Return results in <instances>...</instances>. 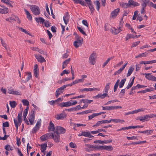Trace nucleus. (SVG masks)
Returning a JSON list of instances; mask_svg holds the SVG:
<instances>
[{
    "mask_svg": "<svg viewBox=\"0 0 156 156\" xmlns=\"http://www.w3.org/2000/svg\"><path fill=\"white\" fill-rule=\"evenodd\" d=\"M39 127L35 126L32 129V133H35L39 129Z\"/></svg>",
    "mask_w": 156,
    "mask_h": 156,
    "instance_id": "3c124183",
    "label": "nucleus"
},
{
    "mask_svg": "<svg viewBox=\"0 0 156 156\" xmlns=\"http://www.w3.org/2000/svg\"><path fill=\"white\" fill-rule=\"evenodd\" d=\"M34 55L38 62L42 63L46 61L44 58L41 55Z\"/></svg>",
    "mask_w": 156,
    "mask_h": 156,
    "instance_id": "6ab92c4d",
    "label": "nucleus"
},
{
    "mask_svg": "<svg viewBox=\"0 0 156 156\" xmlns=\"http://www.w3.org/2000/svg\"><path fill=\"white\" fill-rule=\"evenodd\" d=\"M27 76L26 78L27 81H28L32 78L31 73L30 72H27Z\"/></svg>",
    "mask_w": 156,
    "mask_h": 156,
    "instance_id": "8fccbe9b",
    "label": "nucleus"
},
{
    "mask_svg": "<svg viewBox=\"0 0 156 156\" xmlns=\"http://www.w3.org/2000/svg\"><path fill=\"white\" fill-rule=\"evenodd\" d=\"M76 4L79 3L81 5L84 6L85 5L84 2L80 0H72Z\"/></svg>",
    "mask_w": 156,
    "mask_h": 156,
    "instance_id": "473e14b6",
    "label": "nucleus"
},
{
    "mask_svg": "<svg viewBox=\"0 0 156 156\" xmlns=\"http://www.w3.org/2000/svg\"><path fill=\"white\" fill-rule=\"evenodd\" d=\"M126 138L128 140H133L135 139H137V137L135 136H133L131 137L127 136Z\"/></svg>",
    "mask_w": 156,
    "mask_h": 156,
    "instance_id": "0e129e2a",
    "label": "nucleus"
},
{
    "mask_svg": "<svg viewBox=\"0 0 156 156\" xmlns=\"http://www.w3.org/2000/svg\"><path fill=\"white\" fill-rule=\"evenodd\" d=\"M34 74L36 78H37L39 75V69H38V65L35 64L34 67Z\"/></svg>",
    "mask_w": 156,
    "mask_h": 156,
    "instance_id": "dca6fc26",
    "label": "nucleus"
},
{
    "mask_svg": "<svg viewBox=\"0 0 156 156\" xmlns=\"http://www.w3.org/2000/svg\"><path fill=\"white\" fill-rule=\"evenodd\" d=\"M92 100H89L87 99H82L81 100V102H83L85 104H87L90 103L91 102H93Z\"/></svg>",
    "mask_w": 156,
    "mask_h": 156,
    "instance_id": "7c9ffc66",
    "label": "nucleus"
},
{
    "mask_svg": "<svg viewBox=\"0 0 156 156\" xmlns=\"http://www.w3.org/2000/svg\"><path fill=\"white\" fill-rule=\"evenodd\" d=\"M9 22H13L14 21H16V19H19V18L15 16L14 15L12 16V17H9Z\"/></svg>",
    "mask_w": 156,
    "mask_h": 156,
    "instance_id": "58836bf2",
    "label": "nucleus"
},
{
    "mask_svg": "<svg viewBox=\"0 0 156 156\" xmlns=\"http://www.w3.org/2000/svg\"><path fill=\"white\" fill-rule=\"evenodd\" d=\"M147 55V54L145 53H143L140 54L136 56V58H137L139 57H146Z\"/></svg>",
    "mask_w": 156,
    "mask_h": 156,
    "instance_id": "603ef678",
    "label": "nucleus"
},
{
    "mask_svg": "<svg viewBox=\"0 0 156 156\" xmlns=\"http://www.w3.org/2000/svg\"><path fill=\"white\" fill-rule=\"evenodd\" d=\"M8 93L9 94L15 95H20L21 93L17 91H14L12 89L10 88L8 90Z\"/></svg>",
    "mask_w": 156,
    "mask_h": 156,
    "instance_id": "412c9836",
    "label": "nucleus"
},
{
    "mask_svg": "<svg viewBox=\"0 0 156 156\" xmlns=\"http://www.w3.org/2000/svg\"><path fill=\"white\" fill-rule=\"evenodd\" d=\"M156 63V59L152 61H146L145 63L146 64H147L154 63Z\"/></svg>",
    "mask_w": 156,
    "mask_h": 156,
    "instance_id": "052dcab7",
    "label": "nucleus"
},
{
    "mask_svg": "<svg viewBox=\"0 0 156 156\" xmlns=\"http://www.w3.org/2000/svg\"><path fill=\"white\" fill-rule=\"evenodd\" d=\"M70 18L68 12H66L64 15L63 19L66 25H67L69 21Z\"/></svg>",
    "mask_w": 156,
    "mask_h": 156,
    "instance_id": "4468645a",
    "label": "nucleus"
},
{
    "mask_svg": "<svg viewBox=\"0 0 156 156\" xmlns=\"http://www.w3.org/2000/svg\"><path fill=\"white\" fill-rule=\"evenodd\" d=\"M77 29L78 30L80 31V32L85 36H87V34L84 32V31L83 30V29L79 27H77Z\"/></svg>",
    "mask_w": 156,
    "mask_h": 156,
    "instance_id": "49530a36",
    "label": "nucleus"
},
{
    "mask_svg": "<svg viewBox=\"0 0 156 156\" xmlns=\"http://www.w3.org/2000/svg\"><path fill=\"white\" fill-rule=\"evenodd\" d=\"M148 5L154 9H156V4H154L152 2H149Z\"/></svg>",
    "mask_w": 156,
    "mask_h": 156,
    "instance_id": "bf43d9fd",
    "label": "nucleus"
},
{
    "mask_svg": "<svg viewBox=\"0 0 156 156\" xmlns=\"http://www.w3.org/2000/svg\"><path fill=\"white\" fill-rule=\"evenodd\" d=\"M40 146L41 147V151L42 152H44L47 149V143L46 142L44 144H42Z\"/></svg>",
    "mask_w": 156,
    "mask_h": 156,
    "instance_id": "a878e982",
    "label": "nucleus"
},
{
    "mask_svg": "<svg viewBox=\"0 0 156 156\" xmlns=\"http://www.w3.org/2000/svg\"><path fill=\"white\" fill-rule=\"evenodd\" d=\"M126 80V78L122 80L119 83V87L120 88H122L124 86Z\"/></svg>",
    "mask_w": 156,
    "mask_h": 156,
    "instance_id": "e433bc0d",
    "label": "nucleus"
},
{
    "mask_svg": "<svg viewBox=\"0 0 156 156\" xmlns=\"http://www.w3.org/2000/svg\"><path fill=\"white\" fill-rule=\"evenodd\" d=\"M118 101L117 100H114L111 101H108L107 103L105 104V105H107L109 104H111V103H113L116 102Z\"/></svg>",
    "mask_w": 156,
    "mask_h": 156,
    "instance_id": "13d9d810",
    "label": "nucleus"
},
{
    "mask_svg": "<svg viewBox=\"0 0 156 156\" xmlns=\"http://www.w3.org/2000/svg\"><path fill=\"white\" fill-rule=\"evenodd\" d=\"M35 19L37 23H39L40 22L42 23H43L44 21V20L41 17H39V18H35Z\"/></svg>",
    "mask_w": 156,
    "mask_h": 156,
    "instance_id": "f704fd0d",
    "label": "nucleus"
},
{
    "mask_svg": "<svg viewBox=\"0 0 156 156\" xmlns=\"http://www.w3.org/2000/svg\"><path fill=\"white\" fill-rule=\"evenodd\" d=\"M95 55L94 53H92L90 56L89 58V62L92 65H94L95 64V61L94 59Z\"/></svg>",
    "mask_w": 156,
    "mask_h": 156,
    "instance_id": "4be33fe9",
    "label": "nucleus"
},
{
    "mask_svg": "<svg viewBox=\"0 0 156 156\" xmlns=\"http://www.w3.org/2000/svg\"><path fill=\"white\" fill-rule=\"evenodd\" d=\"M3 127H9V123L8 122H6L4 123H3L2 124Z\"/></svg>",
    "mask_w": 156,
    "mask_h": 156,
    "instance_id": "69168bd1",
    "label": "nucleus"
},
{
    "mask_svg": "<svg viewBox=\"0 0 156 156\" xmlns=\"http://www.w3.org/2000/svg\"><path fill=\"white\" fill-rule=\"evenodd\" d=\"M82 132V133L83 134V136H85V137L88 136L89 132H85L84 131H83Z\"/></svg>",
    "mask_w": 156,
    "mask_h": 156,
    "instance_id": "774afa93",
    "label": "nucleus"
},
{
    "mask_svg": "<svg viewBox=\"0 0 156 156\" xmlns=\"http://www.w3.org/2000/svg\"><path fill=\"white\" fill-rule=\"evenodd\" d=\"M110 83H107L105 85V87L104 89V92H105V93H104L103 94H99L97 95L94 96L93 97V98L95 99H98L100 98L101 99H104L105 97L108 96L109 97V96H108V93L109 90L110 89Z\"/></svg>",
    "mask_w": 156,
    "mask_h": 156,
    "instance_id": "f257e3e1",
    "label": "nucleus"
},
{
    "mask_svg": "<svg viewBox=\"0 0 156 156\" xmlns=\"http://www.w3.org/2000/svg\"><path fill=\"white\" fill-rule=\"evenodd\" d=\"M120 9L117 8L112 12L111 13V17L113 18H115L119 12Z\"/></svg>",
    "mask_w": 156,
    "mask_h": 156,
    "instance_id": "2eb2a0df",
    "label": "nucleus"
},
{
    "mask_svg": "<svg viewBox=\"0 0 156 156\" xmlns=\"http://www.w3.org/2000/svg\"><path fill=\"white\" fill-rule=\"evenodd\" d=\"M85 146L86 147V148H96V147H95L93 145L90 144H85Z\"/></svg>",
    "mask_w": 156,
    "mask_h": 156,
    "instance_id": "5fc2aeb1",
    "label": "nucleus"
},
{
    "mask_svg": "<svg viewBox=\"0 0 156 156\" xmlns=\"http://www.w3.org/2000/svg\"><path fill=\"white\" fill-rule=\"evenodd\" d=\"M66 131V129L63 127L60 126H57L55 127V130L54 132L59 135L60 134L64 133Z\"/></svg>",
    "mask_w": 156,
    "mask_h": 156,
    "instance_id": "423d86ee",
    "label": "nucleus"
},
{
    "mask_svg": "<svg viewBox=\"0 0 156 156\" xmlns=\"http://www.w3.org/2000/svg\"><path fill=\"white\" fill-rule=\"evenodd\" d=\"M21 101L25 106H28L29 105V102L27 100L23 99Z\"/></svg>",
    "mask_w": 156,
    "mask_h": 156,
    "instance_id": "37998d69",
    "label": "nucleus"
},
{
    "mask_svg": "<svg viewBox=\"0 0 156 156\" xmlns=\"http://www.w3.org/2000/svg\"><path fill=\"white\" fill-rule=\"evenodd\" d=\"M112 122L115 123H122L124 122V121L123 120H121L118 119H113Z\"/></svg>",
    "mask_w": 156,
    "mask_h": 156,
    "instance_id": "de8ad7c7",
    "label": "nucleus"
},
{
    "mask_svg": "<svg viewBox=\"0 0 156 156\" xmlns=\"http://www.w3.org/2000/svg\"><path fill=\"white\" fill-rule=\"evenodd\" d=\"M84 79H80L78 80H76L74 81V83L76 84L79 83L83 82L84 81Z\"/></svg>",
    "mask_w": 156,
    "mask_h": 156,
    "instance_id": "864d4df0",
    "label": "nucleus"
},
{
    "mask_svg": "<svg viewBox=\"0 0 156 156\" xmlns=\"http://www.w3.org/2000/svg\"><path fill=\"white\" fill-rule=\"evenodd\" d=\"M77 103L76 101L70 100L65 102H62L59 104V106L61 108L68 107L76 105Z\"/></svg>",
    "mask_w": 156,
    "mask_h": 156,
    "instance_id": "7ed1b4c3",
    "label": "nucleus"
},
{
    "mask_svg": "<svg viewBox=\"0 0 156 156\" xmlns=\"http://www.w3.org/2000/svg\"><path fill=\"white\" fill-rule=\"evenodd\" d=\"M66 88L65 85H63L61 87L58 88L55 92V96L56 98H58L59 95L63 92V90Z\"/></svg>",
    "mask_w": 156,
    "mask_h": 156,
    "instance_id": "6e6552de",
    "label": "nucleus"
},
{
    "mask_svg": "<svg viewBox=\"0 0 156 156\" xmlns=\"http://www.w3.org/2000/svg\"><path fill=\"white\" fill-rule=\"evenodd\" d=\"M88 7L90 10V12L92 14H93L94 11V7L92 3V2L90 3H89L87 4Z\"/></svg>",
    "mask_w": 156,
    "mask_h": 156,
    "instance_id": "c85d7f7f",
    "label": "nucleus"
},
{
    "mask_svg": "<svg viewBox=\"0 0 156 156\" xmlns=\"http://www.w3.org/2000/svg\"><path fill=\"white\" fill-rule=\"evenodd\" d=\"M151 73H145L144 75H145V77L149 80L153 81L154 76L151 75Z\"/></svg>",
    "mask_w": 156,
    "mask_h": 156,
    "instance_id": "5701e85b",
    "label": "nucleus"
},
{
    "mask_svg": "<svg viewBox=\"0 0 156 156\" xmlns=\"http://www.w3.org/2000/svg\"><path fill=\"white\" fill-rule=\"evenodd\" d=\"M2 7H3L4 8L3 9L0 8V13L2 14H5L8 12V8H4V6H2Z\"/></svg>",
    "mask_w": 156,
    "mask_h": 156,
    "instance_id": "2f4dec72",
    "label": "nucleus"
},
{
    "mask_svg": "<svg viewBox=\"0 0 156 156\" xmlns=\"http://www.w3.org/2000/svg\"><path fill=\"white\" fill-rule=\"evenodd\" d=\"M74 124V127H79L80 126H86V125L83 124H76L73 123Z\"/></svg>",
    "mask_w": 156,
    "mask_h": 156,
    "instance_id": "4d7b16f0",
    "label": "nucleus"
},
{
    "mask_svg": "<svg viewBox=\"0 0 156 156\" xmlns=\"http://www.w3.org/2000/svg\"><path fill=\"white\" fill-rule=\"evenodd\" d=\"M135 79V77H133V78L131 81L130 83H129L127 86L126 87V88L128 89L129 88H130L133 85V83H134V81Z\"/></svg>",
    "mask_w": 156,
    "mask_h": 156,
    "instance_id": "79ce46f5",
    "label": "nucleus"
},
{
    "mask_svg": "<svg viewBox=\"0 0 156 156\" xmlns=\"http://www.w3.org/2000/svg\"><path fill=\"white\" fill-rule=\"evenodd\" d=\"M120 5L124 8H126L129 7L128 3L122 2L120 3Z\"/></svg>",
    "mask_w": 156,
    "mask_h": 156,
    "instance_id": "a19ab883",
    "label": "nucleus"
},
{
    "mask_svg": "<svg viewBox=\"0 0 156 156\" xmlns=\"http://www.w3.org/2000/svg\"><path fill=\"white\" fill-rule=\"evenodd\" d=\"M94 4L96 5V9L98 11H99L100 9V3L98 1H96L94 2Z\"/></svg>",
    "mask_w": 156,
    "mask_h": 156,
    "instance_id": "09e8293b",
    "label": "nucleus"
},
{
    "mask_svg": "<svg viewBox=\"0 0 156 156\" xmlns=\"http://www.w3.org/2000/svg\"><path fill=\"white\" fill-rule=\"evenodd\" d=\"M97 148L101 149V150H106L109 151H110L113 150V148L111 146H101L98 145Z\"/></svg>",
    "mask_w": 156,
    "mask_h": 156,
    "instance_id": "9d476101",
    "label": "nucleus"
},
{
    "mask_svg": "<svg viewBox=\"0 0 156 156\" xmlns=\"http://www.w3.org/2000/svg\"><path fill=\"white\" fill-rule=\"evenodd\" d=\"M121 31V30L117 29L115 27H112L110 30L111 32L114 34H117Z\"/></svg>",
    "mask_w": 156,
    "mask_h": 156,
    "instance_id": "393cba45",
    "label": "nucleus"
},
{
    "mask_svg": "<svg viewBox=\"0 0 156 156\" xmlns=\"http://www.w3.org/2000/svg\"><path fill=\"white\" fill-rule=\"evenodd\" d=\"M48 131H54L55 130V127L54 125L51 121L49 123V126L48 127Z\"/></svg>",
    "mask_w": 156,
    "mask_h": 156,
    "instance_id": "a211bd4d",
    "label": "nucleus"
},
{
    "mask_svg": "<svg viewBox=\"0 0 156 156\" xmlns=\"http://www.w3.org/2000/svg\"><path fill=\"white\" fill-rule=\"evenodd\" d=\"M148 2H149V1H147L146 0L143 1V3L141 4L142 8L145 9L147 4Z\"/></svg>",
    "mask_w": 156,
    "mask_h": 156,
    "instance_id": "c03bdc74",
    "label": "nucleus"
},
{
    "mask_svg": "<svg viewBox=\"0 0 156 156\" xmlns=\"http://www.w3.org/2000/svg\"><path fill=\"white\" fill-rule=\"evenodd\" d=\"M66 117V115L65 113H62L61 114H57L55 117L57 120H62Z\"/></svg>",
    "mask_w": 156,
    "mask_h": 156,
    "instance_id": "ddd939ff",
    "label": "nucleus"
},
{
    "mask_svg": "<svg viewBox=\"0 0 156 156\" xmlns=\"http://www.w3.org/2000/svg\"><path fill=\"white\" fill-rule=\"evenodd\" d=\"M129 7H134L136 6H138L139 4L137 2L134 1L133 0H129L128 2Z\"/></svg>",
    "mask_w": 156,
    "mask_h": 156,
    "instance_id": "f3484780",
    "label": "nucleus"
},
{
    "mask_svg": "<svg viewBox=\"0 0 156 156\" xmlns=\"http://www.w3.org/2000/svg\"><path fill=\"white\" fill-rule=\"evenodd\" d=\"M24 11L27 15V18L30 20H32V16L29 12L27 9H25Z\"/></svg>",
    "mask_w": 156,
    "mask_h": 156,
    "instance_id": "cd10ccee",
    "label": "nucleus"
},
{
    "mask_svg": "<svg viewBox=\"0 0 156 156\" xmlns=\"http://www.w3.org/2000/svg\"><path fill=\"white\" fill-rule=\"evenodd\" d=\"M112 141L111 140H108L101 141V140H95L94 142V144H106L107 143H110L112 142Z\"/></svg>",
    "mask_w": 156,
    "mask_h": 156,
    "instance_id": "f8f14e48",
    "label": "nucleus"
},
{
    "mask_svg": "<svg viewBox=\"0 0 156 156\" xmlns=\"http://www.w3.org/2000/svg\"><path fill=\"white\" fill-rule=\"evenodd\" d=\"M69 145L71 147L74 148H76V144L73 142L70 143Z\"/></svg>",
    "mask_w": 156,
    "mask_h": 156,
    "instance_id": "e2e57ef3",
    "label": "nucleus"
},
{
    "mask_svg": "<svg viewBox=\"0 0 156 156\" xmlns=\"http://www.w3.org/2000/svg\"><path fill=\"white\" fill-rule=\"evenodd\" d=\"M30 9L34 14L37 15L40 13V9L39 7L35 5H33L31 6Z\"/></svg>",
    "mask_w": 156,
    "mask_h": 156,
    "instance_id": "20e7f679",
    "label": "nucleus"
},
{
    "mask_svg": "<svg viewBox=\"0 0 156 156\" xmlns=\"http://www.w3.org/2000/svg\"><path fill=\"white\" fill-rule=\"evenodd\" d=\"M74 34L76 40L74 42L73 45L75 48H77L82 45L83 41L82 38L79 37L77 34L74 33Z\"/></svg>",
    "mask_w": 156,
    "mask_h": 156,
    "instance_id": "f03ea898",
    "label": "nucleus"
},
{
    "mask_svg": "<svg viewBox=\"0 0 156 156\" xmlns=\"http://www.w3.org/2000/svg\"><path fill=\"white\" fill-rule=\"evenodd\" d=\"M105 123H106L105 120L98 121L95 125L93 126L92 127H95V126H98L101 124H104Z\"/></svg>",
    "mask_w": 156,
    "mask_h": 156,
    "instance_id": "c756f323",
    "label": "nucleus"
},
{
    "mask_svg": "<svg viewBox=\"0 0 156 156\" xmlns=\"http://www.w3.org/2000/svg\"><path fill=\"white\" fill-rule=\"evenodd\" d=\"M52 138L53 139L55 142L56 143H58L60 141V135L58 134L55 133L54 132V133H52V135L51 136V138Z\"/></svg>",
    "mask_w": 156,
    "mask_h": 156,
    "instance_id": "1a4fd4ad",
    "label": "nucleus"
},
{
    "mask_svg": "<svg viewBox=\"0 0 156 156\" xmlns=\"http://www.w3.org/2000/svg\"><path fill=\"white\" fill-rule=\"evenodd\" d=\"M5 149L7 151H9L10 150L12 151L13 150L12 148H11L10 145H7L5 146Z\"/></svg>",
    "mask_w": 156,
    "mask_h": 156,
    "instance_id": "6e6d98bb",
    "label": "nucleus"
},
{
    "mask_svg": "<svg viewBox=\"0 0 156 156\" xmlns=\"http://www.w3.org/2000/svg\"><path fill=\"white\" fill-rule=\"evenodd\" d=\"M52 135V133H46L40 137V139L41 141H44L51 138V136Z\"/></svg>",
    "mask_w": 156,
    "mask_h": 156,
    "instance_id": "0eeeda50",
    "label": "nucleus"
},
{
    "mask_svg": "<svg viewBox=\"0 0 156 156\" xmlns=\"http://www.w3.org/2000/svg\"><path fill=\"white\" fill-rule=\"evenodd\" d=\"M14 122L16 130L17 131L18 128V126L20 125L22 122H19V120H17L16 119H14Z\"/></svg>",
    "mask_w": 156,
    "mask_h": 156,
    "instance_id": "b1692460",
    "label": "nucleus"
},
{
    "mask_svg": "<svg viewBox=\"0 0 156 156\" xmlns=\"http://www.w3.org/2000/svg\"><path fill=\"white\" fill-rule=\"evenodd\" d=\"M153 117H156V116L154 114H150L146 115L144 116V118L145 120L149 118H152Z\"/></svg>",
    "mask_w": 156,
    "mask_h": 156,
    "instance_id": "c9c22d12",
    "label": "nucleus"
},
{
    "mask_svg": "<svg viewBox=\"0 0 156 156\" xmlns=\"http://www.w3.org/2000/svg\"><path fill=\"white\" fill-rule=\"evenodd\" d=\"M119 80L118 79L117 80L116 83L115 84L114 87V92H115L116 91L117 88L119 86Z\"/></svg>",
    "mask_w": 156,
    "mask_h": 156,
    "instance_id": "ea45409f",
    "label": "nucleus"
},
{
    "mask_svg": "<svg viewBox=\"0 0 156 156\" xmlns=\"http://www.w3.org/2000/svg\"><path fill=\"white\" fill-rule=\"evenodd\" d=\"M22 111L20 112H19L17 116V119L18 120H19V122H22Z\"/></svg>",
    "mask_w": 156,
    "mask_h": 156,
    "instance_id": "4c0bfd02",
    "label": "nucleus"
},
{
    "mask_svg": "<svg viewBox=\"0 0 156 156\" xmlns=\"http://www.w3.org/2000/svg\"><path fill=\"white\" fill-rule=\"evenodd\" d=\"M70 58H69L65 60L64 62H63V63L65 64V66H66L67 64L69 63V62L70 61Z\"/></svg>",
    "mask_w": 156,
    "mask_h": 156,
    "instance_id": "680f3d73",
    "label": "nucleus"
},
{
    "mask_svg": "<svg viewBox=\"0 0 156 156\" xmlns=\"http://www.w3.org/2000/svg\"><path fill=\"white\" fill-rule=\"evenodd\" d=\"M31 113L30 115L28 118L30 122L31 125H32L33 124L34 122V119L35 115L34 111H31Z\"/></svg>",
    "mask_w": 156,
    "mask_h": 156,
    "instance_id": "9b49d317",
    "label": "nucleus"
},
{
    "mask_svg": "<svg viewBox=\"0 0 156 156\" xmlns=\"http://www.w3.org/2000/svg\"><path fill=\"white\" fill-rule=\"evenodd\" d=\"M41 119H38L35 126H39V127L41 126Z\"/></svg>",
    "mask_w": 156,
    "mask_h": 156,
    "instance_id": "338daca9",
    "label": "nucleus"
},
{
    "mask_svg": "<svg viewBox=\"0 0 156 156\" xmlns=\"http://www.w3.org/2000/svg\"><path fill=\"white\" fill-rule=\"evenodd\" d=\"M102 109L103 110L109 111L122 108L121 106H106L105 107L102 106Z\"/></svg>",
    "mask_w": 156,
    "mask_h": 156,
    "instance_id": "39448f33",
    "label": "nucleus"
},
{
    "mask_svg": "<svg viewBox=\"0 0 156 156\" xmlns=\"http://www.w3.org/2000/svg\"><path fill=\"white\" fill-rule=\"evenodd\" d=\"M127 64V62L125 64L123 65L122 68L119 69V70L115 71L114 74V75H116L117 74H120L124 70Z\"/></svg>",
    "mask_w": 156,
    "mask_h": 156,
    "instance_id": "aec40b11",
    "label": "nucleus"
},
{
    "mask_svg": "<svg viewBox=\"0 0 156 156\" xmlns=\"http://www.w3.org/2000/svg\"><path fill=\"white\" fill-rule=\"evenodd\" d=\"M134 69V68L132 67H129L128 69V73L126 74V76L127 77L131 75V74L133 73Z\"/></svg>",
    "mask_w": 156,
    "mask_h": 156,
    "instance_id": "72a5a7b5",
    "label": "nucleus"
},
{
    "mask_svg": "<svg viewBox=\"0 0 156 156\" xmlns=\"http://www.w3.org/2000/svg\"><path fill=\"white\" fill-rule=\"evenodd\" d=\"M9 104L12 108H14L16 105V104L15 101H10Z\"/></svg>",
    "mask_w": 156,
    "mask_h": 156,
    "instance_id": "a18cd8bd",
    "label": "nucleus"
},
{
    "mask_svg": "<svg viewBox=\"0 0 156 156\" xmlns=\"http://www.w3.org/2000/svg\"><path fill=\"white\" fill-rule=\"evenodd\" d=\"M138 37L136 35L135 36L133 34H127L126 37H125V39L126 41H127L129 39L131 38H137Z\"/></svg>",
    "mask_w": 156,
    "mask_h": 156,
    "instance_id": "bb28decb",
    "label": "nucleus"
}]
</instances>
